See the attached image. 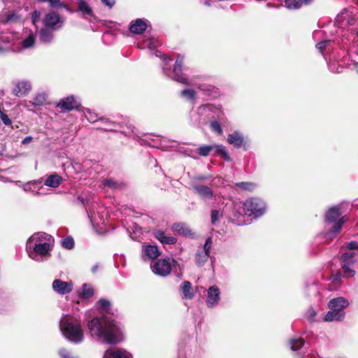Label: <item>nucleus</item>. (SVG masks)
I'll return each instance as SVG.
<instances>
[{"instance_id":"11","label":"nucleus","mask_w":358,"mask_h":358,"mask_svg":"<svg viewBox=\"0 0 358 358\" xmlns=\"http://www.w3.org/2000/svg\"><path fill=\"white\" fill-rule=\"evenodd\" d=\"M212 238L210 237L206 240L205 244L201 249L198 250L196 255V263L199 266L203 265L209 258V252L212 247Z\"/></svg>"},{"instance_id":"54","label":"nucleus","mask_w":358,"mask_h":358,"mask_svg":"<svg viewBox=\"0 0 358 358\" xmlns=\"http://www.w3.org/2000/svg\"><path fill=\"white\" fill-rule=\"evenodd\" d=\"M353 66H354V68L356 69L357 72L358 73V63L357 62H355L353 64Z\"/></svg>"},{"instance_id":"49","label":"nucleus","mask_w":358,"mask_h":358,"mask_svg":"<svg viewBox=\"0 0 358 358\" xmlns=\"http://www.w3.org/2000/svg\"><path fill=\"white\" fill-rule=\"evenodd\" d=\"M103 3H104L106 6H108L109 8H112L115 4L114 0H101Z\"/></svg>"},{"instance_id":"55","label":"nucleus","mask_w":358,"mask_h":358,"mask_svg":"<svg viewBox=\"0 0 358 358\" xmlns=\"http://www.w3.org/2000/svg\"><path fill=\"white\" fill-rule=\"evenodd\" d=\"M90 311H88L86 313V315H90Z\"/></svg>"},{"instance_id":"17","label":"nucleus","mask_w":358,"mask_h":358,"mask_svg":"<svg viewBox=\"0 0 358 358\" xmlns=\"http://www.w3.org/2000/svg\"><path fill=\"white\" fill-rule=\"evenodd\" d=\"M57 106L62 110H71L78 106V102L73 96H70L61 99Z\"/></svg>"},{"instance_id":"38","label":"nucleus","mask_w":358,"mask_h":358,"mask_svg":"<svg viewBox=\"0 0 358 358\" xmlns=\"http://www.w3.org/2000/svg\"><path fill=\"white\" fill-rule=\"evenodd\" d=\"M63 248L71 250L74 247V241L71 237H66L62 241Z\"/></svg>"},{"instance_id":"25","label":"nucleus","mask_w":358,"mask_h":358,"mask_svg":"<svg viewBox=\"0 0 358 358\" xmlns=\"http://www.w3.org/2000/svg\"><path fill=\"white\" fill-rule=\"evenodd\" d=\"M172 230L179 234L188 236L192 235V231L189 227L184 223H176L172 226Z\"/></svg>"},{"instance_id":"29","label":"nucleus","mask_w":358,"mask_h":358,"mask_svg":"<svg viewBox=\"0 0 358 358\" xmlns=\"http://www.w3.org/2000/svg\"><path fill=\"white\" fill-rule=\"evenodd\" d=\"M62 182V178L57 174L50 175L45 181V185L50 187H57Z\"/></svg>"},{"instance_id":"21","label":"nucleus","mask_w":358,"mask_h":358,"mask_svg":"<svg viewBox=\"0 0 358 358\" xmlns=\"http://www.w3.org/2000/svg\"><path fill=\"white\" fill-rule=\"evenodd\" d=\"M78 11L82 13L85 18L94 17L93 11L90 4L85 0H77Z\"/></svg>"},{"instance_id":"13","label":"nucleus","mask_w":358,"mask_h":358,"mask_svg":"<svg viewBox=\"0 0 358 358\" xmlns=\"http://www.w3.org/2000/svg\"><path fill=\"white\" fill-rule=\"evenodd\" d=\"M161 252L156 245L148 243L142 245L141 257L144 261L155 259L160 255Z\"/></svg>"},{"instance_id":"23","label":"nucleus","mask_w":358,"mask_h":358,"mask_svg":"<svg viewBox=\"0 0 358 358\" xmlns=\"http://www.w3.org/2000/svg\"><path fill=\"white\" fill-rule=\"evenodd\" d=\"M181 290L183 298L192 299L195 294V290L189 281H184L181 285Z\"/></svg>"},{"instance_id":"8","label":"nucleus","mask_w":358,"mask_h":358,"mask_svg":"<svg viewBox=\"0 0 358 358\" xmlns=\"http://www.w3.org/2000/svg\"><path fill=\"white\" fill-rule=\"evenodd\" d=\"M355 255L354 252L348 251L344 253L341 257V265L344 269L345 275L348 278L352 277L355 273V271L351 268L355 262Z\"/></svg>"},{"instance_id":"14","label":"nucleus","mask_w":358,"mask_h":358,"mask_svg":"<svg viewBox=\"0 0 358 358\" xmlns=\"http://www.w3.org/2000/svg\"><path fill=\"white\" fill-rule=\"evenodd\" d=\"M350 305L349 301L342 296L332 299L328 303V308L330 310H334L337 312H343V310Z\"/></svg>"},{"instance_id":"53","label":"nucleus","mask_w":358,"mask_h":358,"mask_svg":"<svg viewBox=\"0 0 358 358\" xmlns=\"http://www.w3.org/2000/svg\"><path fill=\"white\" fill-rule=\"evenodd\" d=\"M98 268H99V265L98 264L94 265L92 268V272L94 273H96L97 271Z\"/></svg>"},{"instance_id":"33","label":"nucleus","mask_w":358,"mask_h":358,"mask_svg":"<svg viewBox=\"0 0 358 358\" xmlns=\"http://www.w3.org/2000/svg\"><path fill=\"white\" fill-rule=\"evenodd\" d=\"M213 150L215 151L217 154L222 156L226 160L229 161L230 157L227 152L225 148L222 145H213Z\"/></svg>"},{"instance_id":"15","label":"nucleus","mask_w":358,"mask_h":358,"mask_svg":"<svg viewBox=\"0 0 358 358\" xmlns=\"http://www.w3.org/2000/svg\"><path fill=\"white\" fill-rule=\"evenodd\" d=\"M103 358H133V356L124 349L113 348L105 352Z\"/></svg>"},{"instance_id":"4","label":"nucleus","mask_w":358,"mask_h":358,"mask_svg":"<svg viewBox=\"0 0 358 358\" xmlns=\"http://www.w3.org/2000/svg\"><path fill=\"white\" fill-rule=\"evenodd\" d=\"M182 65L183 57L178 56L176 62V65L173 68V79L174 80L181 84L187 85H194L199 89H200L201 91L205 92L207 94L213 96L214 97L217 96L219 95L218 89H217L216 87L206 84H197L194 83L192 80L187 78L185 75L182 73Z\"/></svg>"},{"instance_id":"27","label":"nucleus","mask_w":358,"mask_h":358,"mask_svg":"<svg viewBox=\"0 0 358 358\" xmlns=\"http://www.w3.org/2000/svg\"><path fill=\"white\" fill-rule=\"evenodd\" d=\"M313 1V0H285V5L289 9H298L302 5L309 4Z\"/></svg>"},{"instance_id":"35","label":"nucleus","mask_w":358,"mask_h":358,"mask_svg":"<svg viewBox=\"0 0 358 358\" xmlns=\"http://www.w3.org/2000/svg\"><path fill=\"white\" fill-rule=\"evenodd\" d=\"M143 48H147L149 49H155L159 45V41L155 38H148L143 41Z\"/></svg>"},{"instance_id":"46","label":"nucleus","mask_w":358,"mask_h":358,"mask_svg":"<svg viewBox=\"0 0 358 358\" xmlns=\"http://www.w3.org/2000/svg\"><path fill=\"white\" fill-rule=\"evenodd\" d=\"M1 120L2 122L6 124V125H10L11 124V120H10V118L8 117V116L4 113H1Z\"/></svg>"},{"instance_id":"43","label":"nucleus","mask_w":358,"mask_h":358,"mask_svg":"<svg viewBox=\"0 0 358 358\" xmlns=\"http://www.w3.org/2000/svg\"><path fill=\"white\" fill-rule=\"evenodd\" d=\"M210 128L212 129V130L220 134H222V129L220 123L216 121L211 122Z\"/></svg>"},{"instance_id":"42","label":"nucleus","mask_w":358,"mask_h":358,"mask_svg":"<svg viewBox=\"0 0 358 358\" xmlns=\"http://www.w3.org/2000/svg\"><path fill=\"white\" fill-rule=\"evenodd\" d=\"M59 355L62 358H78L65 349L60 350Z\"/></svg>"},{"instance_id":"45","label":"nucleus","mask_w":358,"mask_h":358,"mask_svg":"<svg viewBox=\"0 0 358 358\" xmlns=\"http://www.w3.org/2000/svg\"><path fill=\"white\" fill-rule=\"evenodd\" d=\"M330 43V41H323L317 44V49L322 52L323 50L327 46V45Z\"/></svg>"},{"instance_id":"39","label":"nucleus","mask_w":358,"mask_h":358,"mask_svg":"<svg viewBox=\"0 0 358 358\" xmlns=\"http://www.w3.org/2000/svg\"><path fill=\"white\" fill-rule=\"evenodd\" d=\"M84 115L85 118L90 122H95L97 120V115L90 109L84 110Z\"/></svg>"},{"instance_id":"30","label":"nucleus","mask_w":358,"mask_h":358,"mask_svg":"<svg viewBox=\"0 0 358 358\" xmlns=\"http://www.w3.org/2000/svg\"><path fill=\"white\" fill-rule=\"evenodd\" d=\"M35 44V36L32 32H30L28 36L23 39L21 43V48L19 50L23 49H28L34 47Z\"/></svg>"},{"instance_id":"2","label":"nucleus","mask_w":358,"mask_h":358,"mask_svg":"<svg viewBox=\"0 0 358 358\" xmlns=\"http://www.w3.org/2000/svg\"><path fill=\"white\" fill-rule=\"evenodd\" d=\"M52 237L44 232L34 234L27 241L28 256L34 261L43 262L50 256Z\"/></svg>"},{"instance_id":"41","label":"nucleus","mask_w":358,"mask_h":358,"mask_svg":"<svg viewBox=\"0 0 358 358\" xmlns=\"http://www.w3.org/2000/svg\"><path fill=\"white\" fill-rule=\"evenodd\" d=\"M222 212L217 210H213L211 213V221L213 223H215L216 221L219 220L220 217L222 216Z\"/></svg>"},{"instance_id":"20","label":"nucleus","mask_w":358,"mask_h":358,"mask_svg":"<svg viewBox=\"0 0 358 358\" xmlns=\"http://www.w3.org/2000/svg\"><path fill=\"white\" fill-rule=\"evenodd\" d=\"M77 293L81 299H88L93 296L94 290L91 285L85 283L78 289Z\"/></svg>"},{"instance_id":"28","label":"nucleus","mask_w":358,"mask_h":358,"mask_svg":"<svg viewBox=\"0 0 358 358\" xmlns=\"http://www.w3.org/2000/svg\"><path fill=\"white\" fill-rule=\"evenodd\" d=\"M41 184V180L30 181L27 183L19 185L25 192H32L35 195L39 194L38 192L36 191L38 185Z\"/></svg>"},{"instance_id":"19","label":"nucleus","mask_w":358,"mask_h":358,"mask_svg":"<svg viewBox=\"0 0 358 358\" xmlns=\"http://www.w3.org/2000/svg\"><path fill=\"white\" fill-rule=\"evenodd\" d=\"M227 142L236 148H241L244 145L245 139L241 133L234 131L228 135Z\"/></svg>"},{"instance_id":"1","label":"nucleus","mask_w":358,"mask_h":358,"mask_svg":"<svg viewBox=\"0 0 358 358\" xmlns=\"http://www.w3.org/2000/svg\"><path fill=\"white\" fill-rule=\"evenodd\" d=\"M96 308L101 314L111 312V304L105 299H101L96 303ZM90 336L95 340L108 344H117L124 339L122 328L118 322L103 315L94 317L87 322Z\"/></svg>"},{"instance_id":"5","label":"nucleus","mask_w":358,"mask_h":358,"mask_svg":"<svg viewBox=\"0 0 358 358\" xmlns=\"http://www.w3.org/2000/svg\"><path fill=\"white\" fill-rule=\"evenodd\" d=\"M348 220L346 216L341 217L338 208L333 207L325 215V227L329 236H334L340 231L343 224Z\"/></svg>"},{"instance_id":"56","label":"nucleus","mask_w":358,"mask_h":358,"mask_svg":"<svg viewBox=\"0 0 358 358\" xmlns=\"http://www.w3.org/2000/svg\"><path fill=\"white\" fill-rule=\"evenodd\" d=\"M357 1H358V0H357Z\"/></svg>"},{"instance_id":"34","label":"nucleus","mask_w":358,"mask_h":358,"mask_svg":"<svg viewBox=\"0 0 358 358\" xmlns=\"http://www.w3.org/2000/svg\"><path fill=\"white\" fill-rule=\"evenodd\" d=\"M194 189L199 195L204 197H210L213 195L211 189L206 186H196Z\"/></svg>"},{"instance_id":"22","label":"nucleus","mask_w":358,"mask_h":358,"mask_svg":"<svg viewBox=\"0 0 358 358\" xmlns=\"http://www.w3.org/2000/svg\"><path fill=\"white\" fill-rule=\"evenodd\" d=\"M154 236L163 244L173 245L177 241L175 237L166 236L164 231L160 230L155 231L154 232Z\"/></svg>"},{"instance_id":"52","label":"nucleus","mask_w":358,"mask_h":358,"mask_svg":"<svg viewBox=\"0 0 358 358\" xmlns=\"http://www.w3.org/2000/svg\"><path fill=\"white\" fill-rule=\"evenodd\" d=\"M7 52H8L7 49H6L5 48H3L2 46H0V55H3Z\"/></svg>"},{"instance_id":"40","label":"nucleus","mask_w":358,"mask_h":358,"mask_svg":"<svg viewBox=\"0 0 358 358\" xmlns=\"http://www.w3.org/2000/svg\"><path fill=\"white\" fill-rule=\"evenodd\" d=\"M210 151H213V145H204L198 148V152L201 156H208Z\"/></svg>"},{"instance_id":"16","label":"nucleus","mask_w":358,"mask_h":358,"mask_svg":"<svg viewBox=\"0 0 358 358\" xmlns=\"http://www.w3.org/2000/svg\"><path fill=\"white\" fill-rule=\"evenodd\" d=\"M61 22L60 16L53 12L48 13L43 20L45 27L55 30L57 29L56 26Z\"/></svg>"},{"instance_id":"18","label":"nucleus","mask_w":358,"mask_h":358,"mask_svg":"<svg viewBox=\"0 0 358 358\" xmlns=\"http://www.w3.org/2000/svg\"><path fill=\"white\" fill-rule=\"evenodd\" d=\"M147 27L148 23L146 20L136 19L131 22L129 29L133 34H141L145 31Z\"/></svg>"},{"instance_id":"3","label":"nucleus","mask_w":358,"mask_h":358,"mask_svg":"<svg viewBox=\"0 0 358 358\" xmlns=\"http://www.w3.org/2000/svg\"><path fill=\"white\" fill-rule=\"evenodd\" d=\"M59 327L63 336L69 341L78 343L83 341L84 332L78 317L64 315L60 320Z\"/></svg>"},{"instance_id":"44","label":"nucleus","mask_w":358,"mask_h":358,"mask_svg":"<svg viewBox=\"0 0 358 358\" xmlns=\"http://www.w3.org/2000/svg\"><path fill=\"white\" fill-rule=\"evenodd\" d=\"M316 311L313 308H309L306 313V317L308 320L313 321L316 316Z\"/></svg>"},{"instance_id":"9","label":"nucleus","mask_w":358,"mask_h":358,"mask_svg":"<svg viewBox=\"0 0 358 358\" xmlns=\"http://www.w3.org/2000/svg\"><path fill=\"white\" fill-rule=\"evenodd\" d=\"M220 299L221 292L217 286L213 285L207 289L206 303L208 308H214L217 306L220 303Z\"/></svg>"},{"instance_id":"47","label":"nucleus","mask_w":358,"mask_h":358,"mask_svg":"<svg viewBox=\"0 0 358 358\" xmlns=\"http://www.w3.org/2000/svg\"><path fill=\"white\" fill-rule=\"evenodd\" d=\"M347 248L350 250L349 251H352L353 249H358V243L350 242L348 244Z\"/></svg>"},{"instance_id":"50","label":"nucleus","mask_w":358,"mask_h":358,"mask_svg":"<svg viewBox=\"0 0 358 358\" xmlns=\"http://www.w3.org/2000/svg\"><path fill=\"white\" fill-rule=\"evenodd\" d=\"M210 106L209 105H204L201 107H199V110L200 113L204 112L206 109H210Z\"/></svg>"},{"instance_id":"32","label":"nucleus","mask_w":358,"mask_h":358,"mask_svg":"<svg viewBox=\"0 0 358 358\" xmlns=\"http://www.w3.org/2000/svg\"><path fill=\"white\" fill-rule=\"evenodd\" d=\"M47 101V95L45 93H39L36 94L30 101L34 106H43Z\"/></svg>"},{"instance_id":"37","label":"nucleus","mask_w":358,"mask_h":358,"mask_svg":"<svg viewBox=\"0 0 358 358\" xmlns=\"http://www.w3.org/2000/svg\"><path fill=\"white\" fill-rule=\"evenodd\" d=\"M236 186L245 189V190H252L255 188L256 185L255 184L250 182H241L236 184Z\"/></svg>"},{"instance_id":"12","label":"nucleus","mask_w":358,"mask_h":358,"mask_svg":"<svg viewBox=\"0 0 358 358\" xmlns=\"http://www.w3.org/2000/svg\"><path fill=\"white\" fill-rule=\"evenodd\" d=\"M31 90V84L29 81L22 80L17 81L13 86V93L15 96L21 97L27 96Z\"/></svg>"},{"instance_id":"10","label":"nucleus","mask_w":358,"mask_h":358,"mask_svg":"<svg viewBox=\"0 0 358 358\" xmlns=\"http://www.w3.org/2000/svg\"><path fill=\"white\" fill-rule=\"evenodd\" d=\"M52 287L55 292L60 295H65L71 293L73 289L72 281H63L60 279H55L52 283Z\"/></svg>"},{"instance_id":"36","label":"nucleus","mask_w":358,"mask_h":358,"mask_svg":"<svg viewBox=\"0 0 358 358\" xmlns=\"http://www.w3.org/2000/svg\"><path fill=\"white\" fill-rule=\"evenodd\" d=\"M304 344V341L301 338H293L289 341L291 350L296 351L301 348Z\"/></svg>"},{"instance_id":"24","label":"nucleus","mask_w":358,"mask_h":358,"mask_svg":"<svg viewBox=\"0 0 358 358\" xmlns=\"http://www.w3.org/2000/svg\"><path fill=\"white\" fill-rule=\"evenodd\" d=\"M345 317L344 312H337L334 310H330L327 313L324 317L326 322L341 321Z\"/></svg>"},{"instance_id":"6","label":"nucleus","mask_w":358,"mask_h":358,"mask_svg":"<svg viewBox=\"0 0 358 358\" xmlns=\"http://www.w3.org/2000/svg\"><path fill=\"white\" fill-rule=\"evenodd\" d=\"M245 213L248 216L258 217L264 215L266 210L265 202L257 197L250 198L243 204Z\"/></svg>"},{"instance_id":"26","label":"nucleus","mask_w":358,"mask_h":358,"mask_svg":"<svg viewBox=\"0 0 358 358\" xmlns=\"http://www.w3.org/2000/svg\"><path fill=\"white\" fill-rule=\"evenodd\" d=\"M55 29L44 26L40 31V39L43 43H50L53 38L52 32Z\"/></svg>"},{"instance_id":"7","label":"nucleus","mask_w":358,"mask_h":358,"mask_svg":"<svg viewBox=\"0 0 358 358\" xmlns=\"http://www.w3.org/2000/svg\"><path fill=\"white\" fill-rule=\"evenodd\" d=\"M176 263V260L169 257L161 258L151 265V269L157 275L166 276L170 274L172 267Z\"/></svg>"},{"instance_id":"48","label":"nucleus","mask_w":358,"mask_h":358,"mask_svg":"<svg viewBox=\"0 0 358 358\" xmlns=\"http://www.w3.org/2000/svg\"><path fill=\"white\" fill-rule=\"evenodd\" d=\"M40 13L37 11H34L32 14V22L35 24L36 22L38 20L40 17Z\"/></svg>"},{"instance_id":"51","label":"nucleus","mask_w":358,"mask_h":358,"mask_svg":"<svg viewBox=\"0 0 358 358\" xmlns=\"http://www.w3.org/2000/svg\"><path fill=\"white\" fill-rule=\"evenodd\" d=\"M32 141V137L31 136H27L26 137L23 141H22V143L23 144H28L29 143H31Z\"/></svg>"},{"instance_id":"31","label":"nucleus","mask_w":358,"mask_h":358,"mask_svg":"<svg viewBox=\"0 0 358 358\" xmlns=\"http://www.w3.org/2000/svg\"><path fill=\"white\" fill-rule=\"evenodd\" d=\"M182 98L194 103L196 99V92L192 89H185L180 93Z\"/></svg>"}]
</instances>
